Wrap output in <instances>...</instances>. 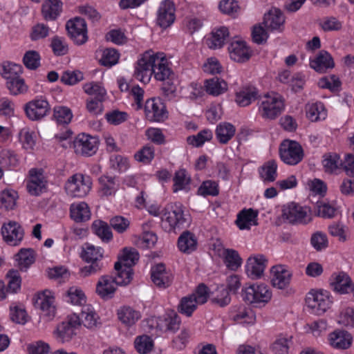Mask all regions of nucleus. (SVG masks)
<instances>
[{"mask_svg": "<svg viewBox=\"0 0 354 354\" xmlns=\"http://www.w3.org/2000/svg\"><path fill=\"white\" fill-rule=\"evenodd\" d=\"M17 193L12 189H5L0 194V207L12 209L16 205Z\"/></svg>", "mask_w": 354, "mask_h": 354, "instance_id": "nucleus-50", "label": "nucleus"}, {"mask_svg": "<svg viewBox=\"0 0 354 354\" xmlns=\"http://www.w3.org/2000/svg\"><path fill=\"white\" fill-rule=\"evenodd\" d=\"M306 117L312 122L324 120L327 112L322 102H315L306 106Z\"/></svg>", "mask_w": 354, "mask_h": 354, "instance_id": "nucleus-40", "label": "nucleus"}, {"mask_svg": "<svg viewBox=\"0 0 354 354\" xmlns=\"http://www.w3.org/2000/svg\"><path fill=\"white\" fill-rule=\"evenodd\" d=\"M318 85L322 88H328L331 91L338 90L341 86V82L336 75H331L327 77H322L318 82Z\"/></svg>", "mask_w": 354, "mask_h": 354, "instance_id": "nucleus-64", "label": "nucleus"}, {"mask_svg": "<svg viewBox=\"0 0 354 354\" xmlns=\"http://www.w3.org/2000/svg\"><path fill=\"white\" fill-rule=\"evenodd\" d=\"M22 71L23 68L20 64L7 62L2 65L1 75L6 79V82H8L20 76Z\"/></svg>", "mask_w": 354, "mask_h": 354, "instance_id": "nucleus-52", "label": "nucleus"}, {"mask_svg": "<svg viewBox=\"0 0 354 354\" xmlns=\"http://www.w3.org/2000/svg\"><path fill=\"white\" fill-rule=\"evenodd\" d=\"M310 66L315 71L324 73L328 69L333 68L335 62L330 53L326 50H321L315 59H310Z\"/></svg>", "mask_w": 354, "mask_h": 354, "instance_id": "nucleus-24", "label": "nucleus"}, {"mask_svg": "<svg viewBox=\"0 0 354 354\" xmlns=\"http://www.w3.org/2000/svg\"><path fill=\"white\" fill-rule=\"evenodd\" d=\"M100 191L104 196H111L117 190L116 178L115 176L103 175L98 179Z\"/></svg>", "mask_w": 354, "mask_h": 354, "instance_id": "nucleus-44", "label": "nucleus"}, {"mask_svg": "<svg viewBox=\"0 0 354 354\" xmlns=\"http://www.w3.org/2000/svg\"><path fill=\"white\" fill-rule=\"evenodd\" d=\"M156 63L153 64V75L158 81L169 80L173 75L172 71L168 66L167 60L162 53H157L155 55Z\"/></svg>", "mask_w": 354, "mask_h": 354, "instance_id": "nucleus-22", "label": "nucleus"}, {"mask_svg": "<svg viewBox=\"0 0 354 354\" xmlns=\"http://www.w3.org/2000/svg\"><path fill=\"white\" fill-rule=\"evenodd\" d=\"M55 298L48 290L38 294L35 303L36 307L43 312L44 316L46 317L48 320H51L55 316L56 308L54 305Z\"/></svg>", "mask_w": 354, "mask_h": 354, "instance_id": "nucleus-20", "label": "nucleus"}, {"mask_svg": "<svg viewBox=\"0 0 354 354\" xmlns=\"http://www.w3.org/2000/svg\"><path fill=\"white\" fill-rule=\"evenodd\" d=\"M114 268L116 271L115 276H113V281L116 286H127L133 279V270L130 267H124L121 262H115Z\"/></svg>", "mask_w": 354, "mask_h": 354, "instance_id": "nucleus-31", "label": "nucleus"}, {"mask_svg": "<svg viewBox=\"0 0 354 354\" xmlns=\"http://www.w3.org/2000/svg\"><path fill=\"white\" fill-rule=\"evenodd\" d=\"M183 209L180 203H171L165 207L162 219L169 223L171 230L180 227L187 223Z\"/></svg>", "mask_w": 354, "mask_h": 354, "instance_id": "nucleus-7", "label": "nucleus"}, {"mask_svg": "<svg viewBox=\"0 0 354 354\" xmlns=\"http://www.w3.org/2000/svg\"><path fill=\"white\" fill-rule=\"evenodd\" d=\"M103 253L102 248L95 247L93 245H87L81 257L85 262L90 265L82 268L80 274L83 277H86L100 272L104 267V263L102 262Z\"/></svg>", "mask_w": 354, "mask_h": 354, "instance_id": "nucleus-1", "label": "nucleus"}, {"mask_svg": "<svg viewBox=\"0 0 354 354\" xmlns=\"http://www.w3.org/2000/svg\"><path fill=\"white\" fill-rule=\"evenodd\" d=\"M80 326V316L75 313L68 315L66 321L57 327L55 334L62 342H68L75 335V330Z\"/></svg>", "mask_w": 354, "mask_h": 354, "instance_id": "nucleus-15", "label": "nucleus"}, {"mask_svg": "<svg viewBox=\"0 0 354 354\" xmlns=\"http://www.w3.org/2000/svg\"><path fill=\"white\" fill-rule=\"evenodd\" d=\"M80 318V324H83L85 327L90 329L95 328L100 324L98 322L99 317L96 313L88 306L84 307L82 309Z\"/></svg>", "mask_w": 354, "mask_h": 354, "instance_id": "nucleus-42", "label": "nucleus"}, {"mask_svg": "<svg viewBox=\"0 0 354 354\" xmlns=\"http://www.w3.org/2000/svg\"><path fill=\"white\" fill-rule=\"evenodd\" d=\"M210 301L213 304L223 308L229 305L231 301V297L228 290L221 286L218 288L215 292L213 293Z\"/></svg>", "mask_w": 354, "mask_h": 354, "instance_id": "nucleus-53", "label": "nucleus"}, {"mask_svg": "<svg viewBox=\"0 0 354 354\" xmlns=\"http://www.w3.org/2000/svg\"><path fill=\"white\" fill-rule=\"evenodd\" d=\"M66 28L71 39L77 45H82L88 40L87 26L84 19L76 17L66 22Z\"/></svg>", "mask_w": 354, "mask_h": 354, "instance_id": "nucleus-11", "label": "nucleus"}, {"mask_svg": "<svg viewBox=\"0 0 354 354\" xmlns=\"http://www.w3.org/2000/svg\"><path fill=\"white\" fill-rule=\"evenodd\" d=\"M19 136L24 149H33L34 146L35 145L36 137L35 131H31L28 127H25L20 130Z\"/></svg>", "mask_w": 354, "mask_h": 354, "instance_id": "nucleus-55", "label": "nucleus"}, {"mask_svg": "<svg viewBox=\"0 0 354 354\" xmlns=\"http://www.w3.org/2000/svg\"><path fill=\"white\" fill-rule=\"evenodd\" d=\"M335 290L340 293H348L354 292L353 283L350 277L345 272H339L337 274L334 281L331 282Z\"/></svg>", "mask_w": 354, "mask_h": 354, "instance_id": "nucleus-36", "label": "nucleus"}, {"mask_svg": "<svg viewBox=\"0 0 354 354\" xmlns=\"http://www.w3.org/2000/svg\"><path fill=\"white\" fill-rule=\"evenodd\" d=\"M63 3L60 0H45L41 6V14L46 21H55L62 11Z\"/></svg>", "mask_w": 354, "mask_h": 354, "instance_id": "nucleus-28", "label": "nucleus"}, {"mask_svg": "<svg viewBox=\"0 0 354 354\" xmlns=\"http://www.w3.org/2000/svg\"><path fill=\"white\" fill-rule=\"evenodd\" d=\"M91 229L103 242L108 243L113 239L112 232L109 225L104 221H95L92 224Z\"/></svg>", "mask_w": 354, "mask_h": 354, "instance_id": "nucleus-41", "label": "nucleus"}, {"mask_svg": "<svg viewBox=\"0 0 354 354\" xmlns=\"http://www.w3.org/2000/svg\"><path fill=\"white\" fill-rule=\"evenodd\" d=\"M155 150L152 146L146 145L140 149L135 155V159L144 164H149L154 158Z\"/></svg>", "mask_w": 354, "mask_h": 354, "instance_id": "nucleus-59", "label": "nucleus"}, {"mask_svg": "<svg viewBox=\"0 0 354 354\" xmlns=\"http://www.w3.org/2000/svg\"><path fill=\"white\" fill-rule=\"evenodd\" d=\"M230 37L227 27L221 26L212 30L211 37L206 40L207 46L212 49L221 48Z\"/></svg>", "mask_w": 354, "mask_h": 354, "instance_id": "nucleus-30", "label": "nucleus"}, {"mask_svg": "<svg viewBox=\"0 0 354 354\" xmlns=\"http://www.w3.org/2000/svg\"><path fill=\"white\" fill-rule=\"evenodd\" d=\"M283 217L292 224H307L311 217L306 207L291 202L283 208Z\"/></svg>", "mask_w": 354, "mask_h": 354, "instance_id": "nucleus-8", "label": "nucleus"}, {"mask_svg": "<svg viewBox=\"0 0 354 354\" xmlns=\"http://www.w3.org/2000/svg\"><path fill=\"white\" fill-rule=\"evenodd\" d=\"M228 53L232 60L239 63L248 62L252 54L246 42L243 40L231 41L228 46Z\"/></svg>", "mask_w": 354, "mask_h": 354, "instance_id": "nucleus-19", "label": "nucleus"}, {"mask_svg": "<svg viewBox=\"0 0 354 354\" xmlns=\"http://www.w3.org/2000/svg\"><path fill=\"white\" fill-rule=\"evenodd\" d=\"M198 305L197 301L194 295H187L183 297L178 306V310L180 314L185 315L187 317H191L197 308Z\"/></svg>", "mask_w": 354, "mask_h": 354, "instance_id": "nucleus-43", "label": "nucleus"}, {"mask_svg": "<svg viewBox=\"0 0 354 354\" xmlns=\"http://www.w3.org/2000/svg\"><path fill=\"white\" fill-rule=\"evenodd\" d=\"M26 183L28 192L32 196H39L47 190L48 180L43 169L32 168L28 172Z\"/></svg>", "mask_w": 354, "mask_h": 354, "instance_id": "nucleus-9", "label": "nucleus"}, {"mask_svg": "<svg viewBox=\"0 0 354 354\" xmlns=\"http://www.w3.org/2000/svg\"><path fill=\"white\" fill-rule=\"evenodd\" d=\"M271 271L273 273V277L271 281L274 287L279 289H283L290 283L292 274L283 266H273Z\"/></svg>", "mask_w": 354, "mask_h": 354, "instance_id": "nucleus-29", "label": "nucleus"}, {"mask_svg": "<svg viewBox=\"0 0 354 354\" xmlns=\"http://www.w3.org/2000/svg\"><path fill=\"white\" fill-rule=\"evenodd\" d=\"M341 161L339 156L335 153L324 154L322 164L325 171L330 174L333 173L339 167Z\"/></svg>", "mask_w": 354, "mask_h": 354, "instance_id": "nucleus-54", "label": "nucleus"}, {"mask_svg": "<svg viewBox=\"0 0 354 354\" xmlns=\"http://www.w3.org/2000/svg\"><path fill=\"white\" fill-rule=\"evenodd\" d=\"M151 278L153 283L159 288L169 287L173 281V275L165 268L163 263H159L151 268Z\"/></svg>", "mask_w": 354, "mask_h": 354, "instance_id": "nucleus-21", "label": "nucleus"}, {"mask_svg": "<svg viewBox=\"0 0 354 354\" xmlns=\"http://www.w3.org/2000/svg\"><path fill=\"white\" fill-rule=\"evenodd\" d=\"M255 319V315L252 309L241 306L239 308L238 312L234 315L233 319L237 322L252 324Z\"/></svg>", "mask_w": 354, "mask_h": 354, "instance_id": "nucleus-61", "label": "nucleus"}, {"mask_svg": "<svg viewBox=\"0 0 354 354\" xmlns=\"http://www.w3.org/2000/svg\"><path fill=\"white\" fill-rule=\"evenodd\" d=\"M6 277L8 279L6 292L17 293L20 290L21 285V278L19 271L14 269L10 270Z\"/></svg>", "mask_w": 354, "mask_h": 354, "instance_id": "nucleus-51", "label": "nucleus"}, {"mask_svg": "<svg viewBox=\"0 0 354 354\" xmlns=\"http://www.w3.org/2000/svg\"><path fill=\"white\" fill-rule=\"evenodd\" d=\"M119 59V53L113 48H106L103 51L102 56L100 59L101 65L104 66H112L117 64Z\"/></svg>", "mask_w": 354, "mask_h": 354, "instance_id": "nucleus-62", "label": "nucleus"}, {"mask_svg": "<svg viewBox=\"0 0 354 354\" xmlns=\"http://www.w3.org/2000/svg\"><path fill=\"white\" fill-rule=\"evenodd\" d=\"M98 140L88 134H79L73 142L75 152L85 156H91L97 150Z\"/></svg>", "mask_w": 354, "mask_h": 354, "instance_id": "nucleus-13", "label": "nucleus"}, {"mask_svg": "<svg viewBox=\"0 0 354 354\" xmlns=\"http://www.w3.org/2000/svg\"><path fill=\"white\" fill-rule=\"evenodd\" d=\"M175 6L171 1H162L157 12L156 24L164 29L169 27L175 21Z\"/></svg>", "mask_w": 354, "mask_h": 354, "instance_id": "nucleus-17", "label": "nucleus"}, {"mask_svg": "<svg viewBox=\"0 0 354 354\" xmlns=\"http://www.w3.org/2000/svg\"><path fill=\"white\" fill-rule=\"evenodd\" d=\"M139 257L140 255L137 250L131 248H124L118 262H121V265L124 267L128 266L132 268V266L138 261Z\"/></svg>", "mask_w": 354, "mask_h": 354, "instance_id": "nucleus-47", "label": "nucleus"}, {"mask_svg": "<svg viewBox=\"0 0 354 354\" xmlns=\"http://www.w3.org/2000/svg\"><path fill=\"white\" fill-rule=\"evenodd\" d=\"M284 109L283 101L277 95H266L259 106V113L267 120H274L281 115Z\"/></svg>", "mask_w": 354, "mask_h": 354, "instance_id": "nucleus-6", "label": "nucleus"}, {"mask_svg": "<svg viewBox=\"0 0 354 354\" xmlns=\"http://www.w3.org/2000/svg\"><path fill=\"white\" fill-rule=\"evenodd\" d=\"M213 138L211 130L205 129L199 131L196 135L189 136L187 138V142L189 145L195 147H200L205 142L210 141Z\"/></svg>", "mask_w": 354, "mask_h": 354, "instance_id": "nucleus-46", "label": "nucleus"}, {"mask_svg": "<svg viewBox=\"0 0 354 354\" xmlns=\"http://www.w3.org/2000/svg\"><path fill=\"white\" fill-rule=\"evenodd\" d=\"M40 55L36 50L27 51L24 57L23 63L30 70H35L40 66Z\"/></svg>", "mask_w": 354, "mask_h": 354, "instance_id": "nucleus-58", "label": "nucleus"}, {"mask_svg": "<svg viewBox=\"0 0 354 354\" xmlns=\"http://www.w3.org/2000/svg\"><path fill=\"white\" fill-rule=\"evenodd\" d=\"M178 247L181 252L187 254H190L196 250L197 239L195 235L187 230L183 232L178 237Z\"/></svg>", "mask_w": 354, "mask_h": 354, "instance_id": "nucleus-34", "label": "nucleus"}, {"mask_svg": "<svg viewBox=\"0 0 354 354\" xmlns=\"http://www.w3.org/2000/svg\"><path fill=\"white\" fill-rule=\"evenodd\" d=\"M146 118L151 122H164L168 118L166 106L160 98H151L145 105Z\"/></svg>", "mask_w": 354, "mask_h": 354, "instance_id": "nucleus-12", "label": "nucleus"}, {"mask_svg": "<svg viewBox=\"0 0 354 354\" xmlns=\"http://www.w3.org/2000/svg\"><path fill=\"white\" fill-rule=\"evenodd\" d=\"M268 260L263 254L250 257L246 263V272L252 279L260 278L266 267Z\"/></svg>", "mask_w": 354, "mask_h": 354, "instance_id": "nucleus-23", "label": "nucleus"}, {"mask_svg": "<svg viewBox=\"0 0 354 354\" xmlns=\"http://www.w3.org/2000/svg\"><path fill=\"white\" fill-rule=\"evenodd\" d=\"M6 84L10 93L13 95L24 94L28 90V86L26 84L24 79L21 76L13 78L12 80L6 82Z\"/></svg>", "mask_w": 354, "mask_h": 354, "instance_id": "nucleus-48", "label": "nucleus"}, {"mask_svg": "<svg viewBox=\"0 0 354 354\" xmlns=\"http://www.w3.org/2000/svg\"><path fill=\"white\" fill-rule=\"evenodd\" d=\"M104 117L110 124L119 125L128 120L129 115L127 112L116 109L107 112Z\"/></svg>", "mask_w": 354, "mask_h": 354, "instance_id": "nucleus-60", "label": "nucleus"}, {"mask_svg": "<svg viewBox=\"0 0 354 354\" xmlns=\"http://www.w3.org/2000/svg\"><path fill=\"white\" fill-rule=\"evenodd\" d=\"M116 290V285L112 275H103L96 285V292L103 299H111Z\"/></svg>", "mask_w": 354, "mask_h": 354, "instance_id": "nucleus-25", "label": "nucleus"}, {"mask_svg": "<svg viewBox=\"0 0 354 354\" xmlns=\"http://www.w3.org/2000/svg\"><path fill=\"white\" fill-rule=\"evenodd\" d=\"M119 320L127 326H131L138 322L141 315L139 311L131 306H123L117 310Z\"/></svg>", "mask_w": 354, "mask_h": 354, "instance_id": "nucleus-32", "label": "nucleus"}, {"mask_svg": "<svg viewBox=\"0 0 354 354\" xmlns=\"http://www.w3.org/2000/svg\"><path fill=\"white\" fill-rule=\"evenodd\" d=\"M173 180L174 183L173 191L174 192H177L180 190L186 189L187 187L190 183L191 178L187 176L186 170L181 169L175 172Z\"/></svg>", "mask_w": 354, "mask_h": 354, "instance_id": "nucleus-49", "label": "nucleus"}, {"mask_svg": "<svg viewBox=\"0 0 354 354\" xmlns=\"http://www.w3.org/2000/svg\"><path fill=\"white\" fill-rule=\"evenodd\" d=\"M53 117L57 123L68 124L71 121L73 113L69 108L59 106L54 108Z\"/></svg>", "mask_w": 354, "mask_h": 354, "instance_id": "nucleus-56", "label": "nucleus"}, {"mask_svg": "<svg viewBox=\"0 0 354 354\" xmlns=\"http://www.w3.org/2000/svg\"><path fill=\"white\" fill-rule=\"evenodd\" d=\"M3 239L8 245L17 246L21 242L24 232L21 226L16 221H10L1 227Z\"/></svg>", "mask_w": 354, "mask_h": 354, "instance_id": "nucleus-16", "label": "nucleus"}, {"mask_svg": "<svg viewBox=\"0 0 354 354\" xmlns=\"http://www.w3.org/2000/svg\"><path fill=\"white\" fill-rule=\"evenodd\" d=\"M18 267L22 272H26L35 261V253L32 248H21L15 255Z\"/></svg>", "mask_w": 354, "mask_h": 354, "instance_id": "nucleus-33", "label": "nucleus"}, {"mask_svg": "<svg viewBox=\"0 0 354 354\" xmlns=\"http://www.w3.org/2000/svg\"><path fill=\"white\" fill-rule=\"evenodd\" d=\"M259 97V91L253 86L248 85L241 87L235 93V102L240 106L244 107L250 105Z\"/></svg>", "mask_w": 354, "mask_h": 354, "instance_id": "nucleus-26", "label": "nucleus"}, {"mask_svg": "<svg viewBox=\"0 0 354 354\" xmlns=\"http://www.w3.org/2000/svg\"><path fill=\"white\" fill-rule=\"evenodd\" d=\"M205 86L207 93L214 96H218L223 93L227 89L226 82L217 77L207 80Z\"/></svg>", "mask_w": 354, "mask_h": 354, "instance_id": "nucleus-39", "label": "nucleus"}, {"mask_svg": "<svg viewBox=\"0 0 354 354\" xmlns=\"http://www.w3.org/2000/svg\"><path fill=\"white\" fill-rule=\"evenodd\" d=\"M24 109L27 118L32 121L42 119L50 110L49 103L43 98L35 99L27 102Z\"/></svg>", "mask_w": 354, "mask_h": 354, "instance_id": "nucleus-14", "label": "nucleus"}, {"mask_svg": "<svg viewBox=\"0 0 354 354\" xmlns=\"http://www.w3.org/2000/svg\"><path fill=\"white\" fill-rule=\"evenodd\" d=\"M223 255L224 263L230 270H236L241 266L242 259L236 250L225 249Z\"/></svg>", "mask_w": 354, "mask_h": 354, "instance_id": "nucleus-45", "label": "nucleus"}, {"mask_svg": "<svg viewBox=\"0 0 354 354\" xmlns=\"http://www.w3.org/2000/svg\"><path fill=\"white\" fill-rule=\"evenodd\" d=\"M135 348L136 351L141 354H146L152 350L153 343L151 337L148 335H141L136 338Z\"/></svg>", "mask_w": 354, "mask_h": 354, "instance_id": "nucleus-57", "label": "nucleus"}, {"mask_svg": "<svg viewBox=\"0 0 354 354\" xmlns=\"http://www.w3.org/2000/svg\"><path fill=\"white\" fill-rule=\"evenodd\" d=\"M91 185L92 182L89 176L75 174L68 179L64 188L68 196L74 198H82L90 192Z\"/></svg>", "mask_w": 354, "mask_h": 354, "instance_id": "nucleus-3", "label": "nucleus"}, {"mask_svg": "<svg viewBox=\"0 0 354 354\" xmlns=\"http://www.w3.org/2000/svg\"><path fill=\"white\" fill-rule=\"evenodd\" d=\"M286 21L283 12L278 8H272L264 15L263 24L267 30L281 32Z\"/></svg>", "mask_w": 354, "mask_h": 354, "instance_id": "nucleus-18", "label": "nucleus"}, {"mask_svg": "<svg viewBox=\"0 0 354 354\" xmlns=\"http://www.w3.org/2000/svg\"><path fill=\"white\" fill-rule=\"evenodd\" d=\"M235 127L229 122H221L217 125L215 134L221 144H227L234 136Z\"/></svg>", "mask_w": 354, "mask_h": 354, "instance_id": "nucleus-38", "label": "nucleus"}, {"mask_svg": "<svg viewBox=\"0 0 354 354\" xmlns=\"http://www.w3.org/2000/svg\"><path fill=\"white\" fill-rule=\"evenodd\" d=\"M352 337L347 331H335L330 335V343L334 348L346 349L350 347Z\"/></svg>", "mask_w": 354, "mask_h": 354, "instance_id": "nucleus-37", "label": "nucleus"}, {"mask_svg": "<svg viewBox=\"0 0 354 354\" xmlns=\"http://www.w3.org/2000/svg\"><path fill=\"white\" fill-rule=\"evenodd\" d=\"M155 55L153 50H147L138 59L133 73L136 80L144 84L149 82L153 75V64L156 63Z\"/></svg>", "mask_w": 354, "mask_h": 354, "instance_id": "nucleus-4", "label": "nucleus"}, {"mask_svg": "<svg viewBox=\"0 0 354 354\" xmlns=\"http://www.w3.org/2000/svg\"><path fill=\"white\" fill-rule=\"evenodd\" d=\"M243 301L255 307L264 306L272 297V292L264 284H252L244 288L241 292Z\"/></svg>", "mask_w": 354, "mask_h": 354, "instance_id": "nucleus-2", "label": "nucleus"}, {"mask_svg": "<svg viewBox=\"0 0 354 354\" xmlns=\"http://www.w3.org/2000/svg\"><path fill=\"white\" fill-rule=\"evenodd\" d=\"M306 306L317 315H322L329 308L331 301L327 291H314L308 293Z\"/></svg>", "mask_w": 354, "mask_h": 354, "instance_id": "nucleus-10", "label": "nucleus"}, {"mask_svg": "<svg viewBox=\"0 0 354 354\" xmlns=\"http://www.w3.org/2000/svg\"><path fill=\"white\" fill-rule=\"evenodd\" d=\"M71 218L76 223L87 221L91 218V211L84 202L72 204L70 207Z\"/></svg>", "mask_w": 354, "mask_h": 354, "instance_id": "nucleus-35", "label": "nucleus"}, {"mask_svg": "<svg viewBox=\"0 0 354 354\" xmlns=\"http://www.w3.org/2000/svg\"><path fill=\"white\" fill-rule=\"evenodd\" d=\"M84 79L83 73L80 71H64L60 78V81L66 85H74Z\"/></svg>", "mask_w": 354, "mask_h": 354, "instance_id": "nucleus-63", "label": "nucleus"}, {"mask_svg": "<svg viewBox=\"0 0 354 354\" xmlns=\"http://www.w3.org/2000/svg\"><path fill=\"white\" fill-rule=\"evenodd\" d=\"M258 211L252 208L243 209L237 215L235 221L238 227L243 230H250L251 225H257Z\"/></svg>", "mask_w": 354, "mask_h": 354, "instance_id": "nucleus-27", "label": "nucleus"}, {"mask_svg": "<svg viewBox=\"0 0 354 354\" xmlns=\"http://www.w3.org/2000/svg\"><path fill=\"white\" fill-rule=\"evenodd\" d=\"M281 160L287 165H295L300 162L304 156L301 145L297 141L285 140L279 147Z\"/></svg>", "mask_w": 354, "mask_h": 354, "instance_id": "nucleus-5", "label": "nucleus"}]
</instances>
